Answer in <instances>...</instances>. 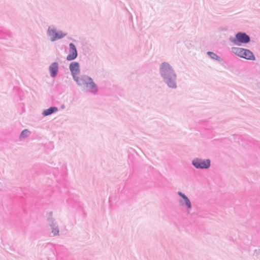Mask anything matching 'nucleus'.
<instances>
[{
  "label": "nucleus",
  "mask_w": 260,
  "mask_h": 260,
  "mask_svg": "<svg viewBox=\"0 0 260 260\" xmlns=\"http://www.w3.org/2000/svg\"><path fill=\"white\" fill-rule=\"evenodd\" d=\"M49 70L51 72V76L55 77L57 74L58 71V64L56 62H54L51 64L49 67Z\"/></svg>",
  "instance_id": "1a4fd4ad"
},
{
  "label": "nucleus",
  "mask_w": 260,
  "mask_h": 260,
  "mask_svg": "<svg viewBox=\"0 0 260 260\" xmlns=\"http://www.w3.org/2000/svg\"><path fill=\"white\" fill-rule=\"evenodd\" d=\"M47 34L49 36L51 37L52 41H54L56 40L60 39L66 36V34L63 33L62 31L57 32L53 27H49Z\"/></svg>",
  "instance_id": "39448f33"
},
{
  "label": "nucleus",
  "mask_w": 260,
  "mask_h": 260,
  "mask_svg": "<svg viewBox=\"0 0 260 260\" xmlns=\"http://www.w3.org/2000/svg\"><path fill=\"white\" fill-rule=\"evenodd\" d=\"M161 73L166 79V82L169 87L172 88L176 87V84L174 82L176 76L174 74L173 70L169 64L166 63H162L161 67Z\"/></svg>",
  "instance_id": "f03ea898"
},
{
  "label": "nucleus",
  "mask_w": 260,
  "mask_h": 260,
  "mask_svg": "<svg viewBox=\"0 0 260 260\" xmlns=\"http://www.w3.org/2000/svg\"><path fill=\"white\" fill-rule=\"evenodd\" d=\"M57 108L56 107H51L48 109L45 110L43 112V114L45 116H47L51 114L52 113L55 112L57 111Z\"/></svg>",
  "instance_id": "9d476101"
},
{
  "label": "nucleus",
  "mask_w": 260,
  "mask_h": 260,
  "mask_svg": "<svg viewBox=\"0 0 260 260\" xmlns=\"http://www.w3.org/2000/svg\"><path fill=\"white\" fill-rule=\"evenodd\" d=\"M180 196L182 197V200L180 201L182 206L185 205L188 210L191 209V203L189 200L184 194L180 192Z\"/></svg>",
  "instance_id": "6e6552de"
},
{
  "label": "nucleus",
  "mask_w": 260,
  "mask_h": 260,
  "mask_svg": "<svg viewBox=\"0 0 260 260\" xmlns=\"http://www.w3.org/2000/svg\"><path fill=\"white\" fill-rule=\"evenodd\" d=\"M70 69L74 79L80 86H84L86 88H90L92 91L98 90L97 87L92 79L87 76H83L79 78L78 76L80 73L79 64L77 62H73L70 65Z\"/></svg>",
  "instance_id": "f257e3e1"
},
{
  "label": "nucleus",
  "mask_w": 260,
  "mask_h": 260,
  "mask_svg": "<svg viewBox=\"0 0 260 260\" xmlns=\"http://www.w3.org/2000/svg\"><path fill=\"white\" fill-rule=\"evenodd\" d=\"M250 41L249 37L245 33L239 32L236 35L235 38L232 40L234 44L240 45L242 43H247Z\"/></svg>",
  "instance_id": "20e7f679"
},
{
  "label": "nucleus",
  "mask_w": 260,
  "mask_h": 260,
  "mask_svg": "<svg viewBox=\"0 0 260 260\" xmlns=\"http://www.w3.org/2000/svg\"><path fill=\"white\" fill-rule=\"evenodd\" d=\"M52 232H53V233H54V235H56V234H58V233L59 231H58L57 230H56V229H54V230L52 231Z\"/></svg>",
  "instance_id": "ddd939ff"
},
{
  "label": "nucleus",
  "mask_w": 260,
  "mask_h": 260,
  "mask_svg": "<svg viewBox=\"0 0 260 260\" xmlns=\"http://www.w3.org/2000/svg\"><path fill=\"white\" fill-rule=\"evenodd\" d=\"M192 165L198 169H207L210 167V161L209 159H196L192 161Z\"/></svg>",
  "instance_id": "423d86ee"
},
{
  "label": "nucleus",
  "mask_w": 260,
  "mask_h": 260,
  "mask_svg": "<svg viewBox=\"0 0 260 260\" xmlns=\"http://www.w3.org/2000/svg\"><path fill=\"white\" fill-rule=\"evenodd\" d=\"M29 134V132L27 129H25L22 132L20 137L21 138H24L25 137H27Z\"/></svg>",
  "instance_id": "9b49d317"
},
{
  "label": "nucleus",
  "mask_w": 260,
  "mask_h": 260,
  "mask_svg": "<svg viewBox=\"0 0 260 260\" xmlns=\"http://www.w3.org/2000/svg\"><path fill=\"white\" fill-rule=\"evenodd\" d=\"M77 56V51L75 46L73 43L70 44V53L67 57L68 60H72Z\"/></svg>",
  "instance_id": "0eeeda50"
},
{
  "label": "nucleus",
  "mask_w": 260,
  "mask_h": 260,
  "mask_svg": "<svg viewBox=\"0 0 260 260\" xmlns=\"http://www.w3.org/2000/svg\"><path fill=\"white\" fill-rule=\"evenodd\" d=\"M208 54L210 56V57L213 59H218V56L215 54L214 53L212 52H208Z\"/></svg>",
  "instance_id": "f8f14e48"
},
{
  "label": "nucleus",
  "mask_w": 260,
  "mask_h": 260,
  "mask_svg": "<svg viewBox=\"0 0 260 260\" xmlns=\"http://www.w3.org/2000/svg\"><path fill=\"white\" fill-rule=\"evenodd\" d=\"M233 52L238 56L249 60H254L255 57L249 50L241 48H233Z\"/></svg>",
  "instance_id": "7ed1b4c3"
}]
</instances>
